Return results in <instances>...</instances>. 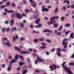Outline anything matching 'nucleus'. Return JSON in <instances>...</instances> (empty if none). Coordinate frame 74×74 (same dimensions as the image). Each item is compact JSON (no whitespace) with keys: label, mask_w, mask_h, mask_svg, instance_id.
<instances>
[{"label":"nucleus","mask_w":74,"mask_h":74,"mask_svg":"<svg viewBox=\"0 0 74 74\" xmlns=\"http://www.w3.org/2000/svg\"><path fill=\"white\" fill-rule=\"evenodd\" d=\"M62 52H66V49H62Z\"/></svg>","instance_id":"37998d69"},{"label":"nucleus","mask_w":74,"mask_h":74,"mask_svg":"<svg viewBox=\"0 0 74 74\" xmlns=\"http://www.w3.org/2000/svg\"><path fill=\"white\" fill-rule=\"evenodd\" d=\"M34 41L35 42H38V39H36L34 40Z\"/></svg>","instance_id":"e433bc0d"},{"label":"nucleus","mask_w":74,"mask_h":74,"mask_svg":"<svg viewBox=\"0 0 74 74\" xmlns=\"http://www.w3.org/2000/svg\"><path fill=\"white\" fill-rule=\"evenodd\" d=\"M12 5L13 6V7H15V5L14 3H12Z\"/></svg>","instance_id":"680f3d73"},{"label":"nucleus","mask_w":74,"mask_h":74,"mask_svg":"<svg viewBox=\"0 0 74 74\" xmlns=\"http://www.w3.org/2000/svg\"><path fill=\"white\" fill-rule=\"evenodd\" d=\"M23 26H24V24H23V23H21L20 24V27H23Z\"/></svg>","instance_id":"2f4dec72"},{"label":"nucleus","mask_w":74,"mask_h":74,"mask_svg":"<svg viewBox=\"0 0 74 74\" xmlns=\"http://www.w3.org/2000/svg\"><path fill=\"white\" fill-rule=\"evenodd\" d=\"M12 30H16V28L14 27L13 28Z\"/></svg>","instance_id":"774afa93"},{"label":"nucleus","mask_w":74,"mask_h":74,"mask_svg":"<svg viewBox=\"0 0 74 74\" xmlns=\"http://www.w3.org/2000/svg\"><path fill=\"white\" fill-rule=\"evenodd\" d=\"M62 34V33H61V32H59L57 34V36H60Z\"/></svg>","instance_id":"cd10ccee"},{"label":"nucleus","mask_w":74,"mask_h":74,"mask_svg":"<svg viewBox=\"0 0 74 74\" xmlns=\"http://www.w3.org/2000/svg\"><path fill=\"white\" fill-rule=\"evenodd\" d=\"M5 24H8V21H5Z\"/></svg>","instance_id":"338daca9"},{"label":"nucleus","mask_w":74,"mask_h":74,"mask_svg":"<svg viewBox=\"0 0 74 74\" xmlns=\"http://www.w3.org/2000/svg\"><path fill=\"white\" fill-rule=\"evenodd\" d=\"M58 24L56 23L54 24L53 27H55V28H56V27H58Z\"/></svg>","instance_id":"412c9836"},{"label":"nucleus","mask_w":74,"mask_h":74,"mask_svg":"<svg viewBox=\"0 0 74 74\" xmlns=\"http://www.w3.org/2000/svg\"><path fill=\"white\" fill-rule=\"evenodd\" d=\"M40 20H41V19L40 18H39L35 22L37 24H38V23L40 22Z\"/></svg>","instance_id":"f3484780"},{"label":"nucleus","mask_w":74,"mask_h":74,"mask_svg":"<svg viewBox=\"0 0 74 74\" xmlns=\"http://www.w3.org/2000/svg\"><path fill=\"white\" fill-rule=\"evenodd\" d=\"M57 51V55L59 57H61V53H60V52L61 51V50H60V49H56Z\"/></svg>","instance_id":"39448f33"},{"label":"nucleus","mask_w":74,"mask_h":74,"mask_svg":"<svg viewBox=\"0 0 74 74\" xmlns=\"http://www.w3.org/2000/svg\"><path fill=\"white\" fill-rule=\"evenodd\" d=\"M25 11L26 12H29V10L27 9H25Z\"/></svg>","instance_id":"864d4df0"},{"label":"nucleus","mask_w":74,"mask_h":74,"mask_svg":"<svg viewBox=\"0 0 74 74\" xmlns=\"http://www.w3.org/2000/svg\"><path fill=\"white\" fill-rule=\"evenodd\" d=\"M39 40L40 41H43L44 40V38H40L39 39Z\"/></svg>","instance_id":"58836bf2"},{"label":"nucleus","mask_w":74,"mask_h":74,"mask_svg":"<svg viewBox=\"0 0 74 74\" xmlns=\"http://www.w3.org/2000/svg\"><path fill=\"white\" fill-rule=\"evenodd\" d=\"M42 11L43 12L44 11H46L47 12L48 11V9L47 8H45V6H42Z\"/></svg>","instance_id":"0eeeda50"},{"label":"nucleus","mask_w":74,"mask_h":74,"mask_svg":"<svg viewBox=\"0 0 74 74\" xmlns=\"http://www.w3.org/2000/svg\"><path fill=\"white\" fill-rule=\"evenodd\" d=\"M11 17L12 18H14V14H12L11 15Z\"/></svg>","instance_id":"e2e57ef3"},{"label":"nucleus","mask_w":74,"mask_h":74,"mask_svg":"<svg viewBox=\"0 0 74 74\" xmlns=\"http://www.w3.org/2000/svg\"><path fill=\"white\" fill-rule=\"evenodd\" d=\"M55 50V49H53L51 50V52H53Z\"/></svg>","instance_id":"c03bdc74"},{"label":"nucleus","mask_w":74,"mask_h":74,"mask_svg":"<svg viewBox=\"0 0 74 74\" xmlns=\"http://www.w3.org/2000/svg\"><path fill=\"white\" fill-rule=\"evenodd\" d=\"M71 7L72 8H74V4L72 5Z\"/></svg>","instance_id":"09e8293b"},{"label":"nucleus","mask_w":74,"mask_h":74,"mask_svg":"<svg viewBox=\"0 0 74 74\" xmlns=\"http://www.w3.org/2000/svg\"><path fill=\"white\" fill-rule=\"evenodd\" d=\"M67 39H65L63 40L62 45H64V48H67V46L68 44V42H65L66 41H67Z\"/></svg>","instance_id":"f03ea898"},{"label":"nucleus","mask_w":74,"mask_h":74,"mask_svg":"<svg viewBox=\"0 0 74 74\" xmlns=\"http://www.w3.org/2000/svg\"><path fill=\"white\" fill-rule=\"evenodd\" d=\"M58 8H56L55 10V13H56L58 11Z\"/></svg>","instance_id":"393cba45"},{"label":"nucleus","mask_w":74,"mask_h":74,"mask_svg":"<svg viewBox=\"0 0 74 74\" xmlns=\"http://www.w3.org/2000/svg\"><path fill=\"white\" fill-rule=\"evenodd\" d=\"M69 66H74V63L73 62H70L69 64Z\"/></svg>","instance_id":"5701e85b"},{"label":"nucleus","mask_w":74,"mask_h":74,"mask_svg":"<svg viewBox=\"0 0 74 74\" xmlns=\"http://www.w3.org/2000/svg\"><path fill=\"white\" fill-rule=\"evenodd\" d=\"M6 7V6L4 5H1V8H5Z\"/></svg>","instance_id":"c9c22d12"},{"label":"nucleus","mask_w":74,"mask_h":74,"mask_svg":"<svg viewBox=\"0 0 74 74\" xmlns=\"http://www.w3.org/2000/svg\"><path fill=\"white\" fill-rule=\"evenodd\" d=\"M8 58H9L10 59H12V57L10 56H9Z\"/></svg>","instance_id":"0e129e2a"},{"label":"nucleus","mask_w":74,"mask_h":74,"mask_svg":"<svg viewBox=\"0 0 74 74\" xmlns=\"http://www.w3.org/2000/svg\"><path fill=\"white\" fill-rule=\"evenodd\" d=\"M21 53H23V54H26V53H28L29 54V53H30V52H28L27 51H21L20 52Z\"/></svg>","instance_id":"4468645a"},{"label":"nucleus","mask_w":74,"mask_h":74,"mask_svg":"<svg viewBox=\"0 0 74 74\" xmlns=\"http://www.w3.org/2000/svg\"><path fill=\"white\" fill-rule=\"evenodd\" d=\"M19 57L20 58V59H22V61L23 60V57H22V56H19Z\"/></svg>","instance_id":"f704fd0d"},{"label":"nucleus","mask_w":74,"mask_h":74,"mask_svg":"<svg viewBox=\"0 0 74 74\" xmlns=\"http://www.w3.org/2000/svg\"><path fill=\"white\" fill-rule=\"evenodd\" d=\"M46 55H49V52H46Z\"/></svg>","instance_id":"603ef678"},{"label":"nucleus","mask_w":74,"mask_h":74,"mask_svg":"<svg viewBox=\"0 0 74 74\" xmlns=\"http://www.w3.org/2000/svg\"><path fill=\"white\" fill-rule=\"evenodd\" d=\"M37 59L39 62H43L44 61V60H42V59L38 57H37Z\"/></svg>","instance_id":"2eb2a0df"},{"label":"nucleus","mask_w":74,"mask_h":74,"mask_svg":"<svg viewBox=\"0 0 74 74\" xmlns=\"http://www.w3.org/2000/svg\"><path fill=\"white\" fill-rule=\"evenodd\" d=\"M42 45L44 46H42L40 47V48H41V49H45L46 48V47H45V45H46L44 43H42L41 44Z\"/></svg>","instance_id":"9d476101"},{"label":"nucleus","mask_w":74,"mask_h":74,"mask_svg":"<svg viewBox=\"0 0 74 74\" xmlns=\"http://www.w3.org/2000/svg\"><path fill=\"white\" fill-rule=\"evenodd\" d=\"M43 33H46V32H48V33H52V31L49 30L48 29H46L45 30L43 31Z\"/></svg>","instance_id":"9b49d317"},{"label":"nucleus","mask_w":74,"mask_h":74,"mask_svg":"<svg viewBox=\"0 0 74 74\" xmlns=\"http://www.w3.org/2000/svg\"><path fill=\"white\" fill-rule=\"evenodd\" d=\"M54 19H59V16H54Z\"/></svg>","instance_id":"a18cd8bd"},{"label":"nucleus","mask_w":74,"mask_h":74,"mask_svg":"<svg viewBox=\"0 0 74 74\" xmlns=\"http://www.w3.org/2000/svg\"><path fill=\"white\" fill-rule=\"evenodd\" d=\"M62 28H63V26H61L58 29V31H60L61 30H62Z\"/></svg>","instance_id":"7c9ffc66"},{"label":"nucleus","mask_w":74,"mask_h":74,"mask_svg":"<svg viewBox=\"0 0 74 74\" xmlns=\"http://www.w3.org/2000/svg\"><path fill=\"white\" fill-rule=\"evenodd\" d=\"M3 15H7V13L6 12H4L3 13Z\"/></svg>","instance_id":"4d7b16f0"},{"label":"nucleus","mask_w":74,"mask_h":74,"mask_svg":"<svg viewBox=\"0 0 74 74\" xmlns=\"http://www.w3.org/2000/svg\"><path fill=\"white\" fill-rule=\"evenodd\" d=\"M65 64H66V62H64L62 64V66H64V65H65Z\"/></svg>","instance_id":"6e6d98bb"},{"label":"nucleus","mask_w":74,"mask_h":74,"mask_svg":"<svg viewBox=\"0 0 74 74\" xmlns=\"http://www.w3.org/2000/svg\"><path fill=\"white\" fill-rule=\"evenodd\" d=\"M46 41L48 42H49V43H51L52 42V41L49 39H47Z\"/></svg>","instance_id":"c85d7f7f"},{"label":"nucleus","mask_w":74,"mask_h":74,"mask_svg":"<svg viewBox=\"0 0 74 74\" xmlns=\"http://www.w3.org/2000/svg\"><path fill=\"white\" fill-rule=\"evenodd\" d=\"M66 2H67V4L70 3V2L69 1H67V0H65V1L64 2V3H65Z\"/></svg>","instance_id":"4be33fe9"},{"label":"nucleus","mask_w":74,"mask_h":74,"mask_svg":"<svg viewBox=\"0 0 74 74\" xmlns=\"http://www.w3.org/2000/svg\"><path fill=\"white\" fill-rule=\"evenodd\" d=\"M1 67L2 68H4V67H5V65L3 64L1 66Z\"/></svg>","instance_id":"79ce46f5"},{"label":"nucleus","mask_w":74,"mask_h":74,"mask_svg":"<svg viewBox=\"0 0 74 74\" xmlns=\"http://www.w3.org/2000/svg\"><path fill=\"white\" fill-rule=\"evenodd\" d=\"M70 32V31H68L65 33V34H66V35H67V34H68Z\"/></svg>","instance_id":"a19ab883"},{"label":"nucleus","mask_w":74,"mask_h":74,"mask_svg":"<svg viewBox=\"0 0 74 74\" xmlns=\"http://www.w3.org/2000/svg\"><path fill=\"white\" fill-rule=\"evenodd\" d=\"M42 26V24H40L38 25V26L36 27V28H37V27H41V26Z\"/></svg>","instance_id":"a878e982"},{"label":"nucleus","mask_w":74,"mask_h":74,"mask_svg":"<svg viewBox=\"0 0 74 74\" xmlns=\"http://www.w3.org/2000/svg\"><path fill=\"white\" fill-rule=\"evenodd\" d=\"M2 31L3 32H5V28H4L2 29Z\"/></svg>","instance_id":"052dcab7"},{"label":"nucleus","mask_w":74,"mask_h":74,"mask_svg":"<svg viewBox=\"0 0 74 74\" xmlns=\"http://www.w3.org/2000/svg\"><path fill=\"white\" fill-rule=\"evenodd\" d=\"M10 2L9 1L6 4V5L7 6H9V5H10Z\"/></svg>","instance_id":"473e14b6"},{"label":"nucleus","mask_w":74,"mask_h":74,"mask_svg":"<svg viewBox=\"0 0 74 74\" xmlns=\"http://www.w3.org/2000/svg\"><path fill=\"white\" fill-rule=\"evenodd\" d=\"M67 66H65L64 67V69L66 71L68 72L69 74H73L72 72H71V71L70 70L71 68H67Z\"/></svg>","instance_id":"7ed1b4c3"},{"label":"nucleus","mask_w":74,"mask_h":74,"mask_svg":"<svg viewBox=\"0 0 74 74\" xmlns=\"http://www.w3.org/2000/svg\"><path fill=\"white\" fill-rule=\"evenodd\" d=\"M38 63V60H36L35 62V64H37V63Z\"/></svg>","instance_id":"5fc2aeb1"},{"label":"nucleus","mask_w":74,"mask_h":74,"mask_svg":"<svg viewBox=\"0 0 74 74\" xmlns=\"http://www.w3.org/2000/svg\"><path fill=\"white\" fill-rule=\"evenodd\" d=\"M16 16L18 19H22V16L19 13L16 14Z\"/></svg>","instance_id":"6e6552de"},{"label":"nucleus","mask_w":74,"mask_h":74,"mask_svg":"<svg viewBox=\"0 0 74 74\" xmlns=\"http://www.w3.org/2000/svg\"><path fill=\"white\" fill-rule=\"evenodd\" d=\"M64 19H65L64 17H62L61 18V20L62 21H64Z\"/></svg>","instance_id":"c756f323"},{"label":"nucleus","mask_w":74,"mask_h":74,"mask_svg":"<svg viewBox=\"0 0 74 74\" xmlns=\"http://www.w3.org/2000/svg\"><path fill=\"white\" fill-rule=\"evenodd\" d=\"M10 29L9 28H7L6 29L7 32H9V31H10Z\"/></svg>","instance_id":"de8ad7c7"},{"label":"nucleus","mask_w":74,"mask_h":74,"mask_svg":"<svg viewBox=\"0 0 74 74\" xmlns=\"http://www.w3.org/2000/svg\"><path fill=\"white\" fill-rule=\"evenodd\" d=\"M22 73L23 74H26L27 73V71L26 70H24L22 71Z\"/></svg>","instance_id":"6ab92c4d"},{"label":"nucleus","mask_w":74,"mask_h":74,"mask_svg":"<svg viewBox=\"0 0 74 74\" xmlns=\"http://www.w3.org/2000/svg\"><path fill=\"white\" fill-rule=\"evenodd\" d=\"M32 6L33 7H35V6H36V4L34 3L32 4Z\"/></svg>","instance_id":"49530a36"},{"label":"nucleus","mask_w":74,"mask_h":74,"mask_svg":"<svg viewBox=\"0 0 74 74\" xmlns=\"http://www.w3.org/2000/svg\"><path fill=\"white\" fill-rule=\"evenodd\" d=\"M5 12H8L9 13H11V12L14 13V11L13 10H8L7 9H5Z\"/></svg>","instance_id":"1a4fd4ad"},{"label":"nucleus","mask_w":74,"mask_h":74,"mask_svg":"<svg viewBox=\"0 0 74 74\" xmlns=\"http://www.w3.org/2000/svg\"><path fill=\"white\" fill-rule=\"evenodd\" d=\"M29 1L31 4L34 3V1L33 0H29Z\"/></svg>","instance_id":"bb28decb"},{"label":"nucleus","mask_w":74,"mask_h":74,"mask_svg":"<svg viewBox=\"0 0 74 74\" xmlns=\"http://www.w3.org/2000/svg\"><path fill=\"white\" fill-rule=\"evenodd\" d=\"M49 68H50L51 69V71H52L53 70V69H56V66L54 64H53L52 66H49Z\"/></svg>","instance_id":"423d86ee"},{"label":"nucleus","mask_w":74,"mask_h":74,"mask_svg":"<svg viewBox=\"0 0 74 74\" xmlns=\"http://www.w3.org/2000/svg\"><path fill=\"white\" fill-rule=\"evenodd\" d=\"M58 30L57 29H56L54 31L55 33H57L58 32Z\"/></svg>","instance_id":"3c124183"},{"label":"nucleus","mask_w":74,"mask_h":74,"mask_svg":"<svg viewBox=\"0 0 74 74\" xmlns=\"http://www.w3.org/2000/svg\"><path fill=\"white\" fill-rule=\"evenodd\" d=\"M71 25L69 24H66V27H69Z\"/></svg>","instance_id":"72a5a7b5"},{"label":"nucleus","mask_w":74,"mask_h":74,"mask_svg":"<svg viewBox=\"0 0 74 74\" xmlns=\"http://www.w3.org/2000/svg\"><path fill=\"white\" fill-rule=\"evenodd\" d=\"M30 27H31V28H33V25H32V24H31L30 26Z\"/></svg>","instance_id":"13d9d810"},{"label":"nucleus","mask_w":74,"mask_h":74,"mask_svg":"<svg viewBox=\"0 0 74 74\" xmlns=\"http://www.w3.org/2000/svg\"><path fill=\"white\" fill-rule=\"evenodd\" d=\"M22 16H26V14H22Z\"/></svg>","instance_id":"bf43d9fd"},{"label":"nucleus","mask_w":74,"mask_h":74,"mask_svg":"<svg viewBox=\"0 0 74 74\" xmlns=\"http://www.w3.org/2000/svg\"><path fill=\"white\" fill-rule=\"evenodd\" d=\"M18 55H16L15 57V59L12 60L10 62V64H12L16 62V60H18Z\"/></svg>","instance_id":"20e7f679"},{"label":"nucleus","mask_w":74,"mask_h":74,"mask_svg":"<svg viewBox=\"0 0 74 74\" xmlns=\"http://www.w3.org/2000/svg\"><path fill=\"white\" fill-rule=\"evenodd\" d=\"M19 64L20 65V66L21 67L22 65H23V64H25V63L22 62H21L19 63Z\"/></svg>","instance_id":"a211bd4d"},{"label":"nucleus","mask_w":74,"mask_h":74,"mask_svg":"<svg viewBox=\"0 0 74 74\" xmlns=\"http://www.w3.org/2000/svg\"><path fill=\"white\" fill-rule=\"evenodd\" d=\"M54 19H55V18H54V17L50 18V21H53L54 20Z\"/></svg>","instance_id":"4c0bfd02"},{"label":"nucleus","mask_w":74,"mask_h":74,"mask_svg":"<svg viewBox=\"0 0 74 74\" xmlns=\"http://www.w3.org/2000/svg\"><path fill=\"white\" fill-rule=\"evenodd\" d=\"M73 35H74L73 33H72L71 34L70 37L71 38H74V36H73Z\"/></svg>","instance_id":"b1692460"},{"label":"nucleus","mask_w":74,"mask_h":74,"mask_svg":"<svg viewBox=\"0 0 74 74\" xmlns=\"http://www.w3.org/2000/svg\"><path fill=\"white\" fill-rule=\"evenodd\" d=\"M56 22V21H54L52 22H50V21H48L47 22V24L48 25H52V24H53V23H55Z\"/></svg>","instance_id":"ddd939ff"},{"label":"nucleus","mask_w":74,"mask_h":74,"mask_svg":"<svg viewBox=\"0 0 74 74\" xmlns=\"http://www.w3.org/2000/svg\"><path fill=\"white\" fill-rule=\"evenodd\" d=\"M18 36L17 35H16V36H13V41H14L16 39H18Z\"/></svg>","instance_id":"dca6fc26"},{"label":"nucleus","mask_w":74,"mask_h":74,"mask_svg":"<svg viewBox=\"0 0 74 74\" xmlns=\"http://www.w3.org/2000/svg\"><path fill=\"white\" fill-rule=\"evenodd\" d=\"M35 71L36 73H39L40 71L39 70H36Z\"/></svg>","instance_id":"8fccbe9b"},{"label":"nucleus","mask_w":74,"mask_h":74,"mask_svg":"<svg viewBox=\"0 0 74 74\" xmlns=\"http://www.w3.org/2000/svg\"><path fill=\"white\" fill-rule=\"evenodd\" d=\"M62 8L63 9V10H65V9H66V7H62Z\"/></svg>","instance_id":"69168bd1"},{"label":"nucleus","mask_w":74,"mask_h":74,"mask_svg":"<svg viewBox=\"0 0 74 74\" xmlns=\"http://www.w3.org/2000/svg\"><path fill=\"white\" fill-rule=\"evenodd\" d=\"M14 21L13 20H12L10 22V25H12L14 24Z\"/></svg>","instance_id":"aec40b11"},{"label":"nucleus","mask_w":74,"mask_h":74,"mask_svg":"<svg viewBox=\"0 0 74 74\" xmlns=\"http://www.w3.org/2000/svg\"><path fill=\"white\" fill-rule=\"evenodd\" d=\"M2 41H6V42H3V44L7 45L8 47H11V44L10 43V42L8 40L7 38L6 37L3 38L2 39Z\"/></svg>","instance_id":"f257e3e1"},{"label":"nucleus","mask_w":74,"mask_h":74,"mask_svg":"<svg viewBox=\"0 0 74 74\" xmlns=\"http://www.w3.org/2000/svg\"><path fill=\"white\" fill-rule=\"evenodd\" d=\"M11 64V62H10V64L9 65L8 67V71H10L11 70V64Z\"/></svg>","instance_id":"f8f14e48"},{"label":"nucleus","mask_w":74,"mask_h":74,"mask_svg":"<svg viewBox=\"0 0 74 74\" xmlns=\"http://www.w3.org/2000/svg\"><path fill=\"white\" fill-rule=\"evenodd\" d=\"M25 39V38L22 37L20 39V40L21 41H23V40H24V39Z\"/></svg>","instance_id":"ea45409f"}]
</instances>
